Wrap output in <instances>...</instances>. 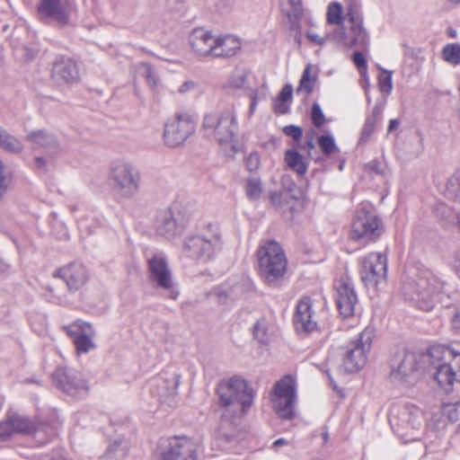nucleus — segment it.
I'll return each mask as SVG.
<instances>
[{
  "instance_id": "nucleus-8",
  "label": "nucleus",
  "mask_w": 460,
  "mask_h": 460,
  "mask_svg": "<svg viewBox=\"0 0 460 460\" xmlns=\"http://www.w3.org/2000/svg\"><path fill=\"white\" fill-rule=\"evenodd\" d=\"M380 218L368 202H363L356 210L350 231V239L366 245L375 242L382 234Z\"/></svg>"
},
{
  "instance_id": "nucleus-2",
  "label": "nucleus",
  "mask_w": 460,
  "mask_h": 460,
  "mask_svg": "<svg viewBox=\"0 0 460 460\" xmlns=\"http://www.w3.org/2000/svg\"><path fill=\"white\" fill-rule=\"evenodd\" d=\"M223 239L217 223L200 224L195 232L187 234L182 243V252L190 260L199 263H207L214 260L222 250Z\"/></svg>"
},
{
  "instance_id": "nucleus-17",
  "label": "nucleus",
  "mask_w": 460,
  "mask_h": 460,
  "mask_svg": "<svg viewBox=\"0 0 460 460\" xmlns=\"http://www.w3.org/2000/svg\"><path fill=\"white\" fill-rule=\"evenodd\" d=\"M195 131V122L187 113H178L170 119L164 130V143L170 147H175L182 143Z\"/></svg>"
},
{
  "instance_id": "nucleus-59",
  "label": "nucleus",
  "mask_w": 460,
  "mask_h": 460,
  "mask_svg": "<svg viewBox=\"0 0 460 460\" xmlns=\"http://www.w3.org/2000/svg\"><path fill=\"white\" fill-rule=\"evenodd\" d=\"M306 37L310 41L314 42L320 46L323 45L325 43V41L328 40L326 39V37L325 38L320 37L318 34L312 32V31H308L306 34Z\"/></svg>"
},
{
  "instance_id": "nucleus-34",
  "label": "nucleus",
  "mask_w": 460,
  "mask_h": 460,
  "mask_svg": "<svg viewBox=\"0 0 460 460\" xmlns=\"http://www.w3.org/2000/svg\"><path fill=\"white\" fill-rule=\"evenodd\" d=\"M0 147L13 154H19L23 149L22 142L1 127Z\"/></svg>"
},
{
  "instance_id": "nucleus-29",
  "label": "nucleus",
  "mask_w": 460,
  "mask_h": 460,
  "mask_svg": "<svg viewBox=\"0 0 460 460\" xmlns=\"http://www.w3.org/2000/svg\"><path fill=\"white\" fill-rule=\"evenodd\" d=\"M180 385V376L172 374L169 378L160 381L157 385V395L162 402L172 405L177 394Z\"/></svg>"
},
{
  "instance_id": "nucleus-14",
  "label": "nucleus",
  "mask_w": 460,
  "mask_h": 460,
  "mask_svg": "<svg viewBox=\"0 0 460 460\" xmlns=\"http://www.w3.org/2000/svg\"><path fill=\"white\" fill-rule=\"evenodd\" d=\"M252 280L241 276L229 279L226 284L214 288L209 296L217 303L226 305L236 300L244 299L253 292Z\"/></svg>"
},
{
  "instance_id": "nucleus-9",
  "label": "nucleus",
  "mask_w": 460,
  "mask_h": 460,
  "mask_svg": "<svg viewBox=\"0 0 460 460\" xmlns=\"http://www.w3.org/2000/svg\"><path fill=\"white\" fill-rule=\"evenodd\" d=\"M14 434L32 436L38 446L45 445L51 434V428L45 423H37L18 413H9L7 418L0 422V438L7 439Z\"/></svg>"
},
{
  "instance_id": "nucleus-25",
  "label": "nucleus",
  "mask_w": 460,
  "mask_h": 460,
  "mask_svg": "<svg viewBox=\"0 0 460 460\" xmlns=\"http://www.w3.org/2000/svg\"><path fill=\"white\" fill-rule=\"evenodd\" d=\"M313 310L310 297H303L296 305L294 324L297 332L310 333L317 329V323L312 320Z\"/></svg>"
},
{
  "instance_id": "nucleus-47",
  "label": "nucleus",
  "mask_w": 460,
  "mask_h": 460,
  "mask_svg": "<svg viewBox=\"0 0 460 460\" xmlns=\"http://www.w3.org/2000/svg\"><path fill=\"white\" fill-rule=\"evenodd\" d=\"M317 142L320 148L326 155H330L336 149L334 138L331 135H323L319 137Z\"/></svg>"
},
{
  "instance_id": "nucleus-50",
  "label": "nucleus",
  "mask_w": 460,
  "mask_h": 460,
  "mask_svg": "<svg viewBox=\"0 0 460 460\" xmlns=\"http://www.w3.org/2000/svg\"><path fill=\"white\" fill-rule=\"evenodd\" d=\"M311 119H312L313 124L316 128H321L325 121L324 114L322 111L321 106L317 102H314L312 105Z\"/></svg>"
},
{
  "instance_id": "nucleus-42",
  "label": "nucleus",
  "mask_w": 460,
  "mask_h": 460,
  "mask_svg": "<svg viewBox=\"0 0 460 460\" xmlns=\"http://www.w3.org/2000/svg\"><path fill=\"white\" fill-rule=\"evenodd\" d=\"M311 66H307L302 75L299 85L296 89V93L305 91L307 93H311L314 91V84L315 77L311 76Z\"/></svg>"
},
{
  "instance_id": "nucleus-4",
  "label": "nucleus",
  "mask_w": 460,
  "mask_h": 460,
  "mask_svg": "<svg viewBox=\"0 0 460 460\" xmlns=\"http://www.w3.org/2000/svg\"><path fill=\"white\" fill-rule=\"evenodd\" d=\"M439 349H430L426 354L402 349L390 360V381L398 385H412L419 378L420 371L426 369L428 361L437 354Z\"/></svg>"
},
{
  "instance_id": "nucleus-41",
  "label": "nucleus",
  "mask_w": 460,
  "mask_h": 460,
  "mask_svg": "<svg viewBox=\"0 0 460 460\" xmlns=\"http://www.w3.org/2000/svg\"><path fill=\"white\" fill-rule=\"evenodd\" d=\"M63 329L66 331V334L75 341L76 336H79L82 332H87L88 330H91L92 325L89 323L77 320L69 325L64 326Z\"/></svg>"
},
{
  "instance_id": "nucleus-53",
  "label": "nucleus",
  "mask_w": 460,
  "mask_h": 460,
  "mask_svg": "<svg viewBox=\"0 0 460 460\" xmlns=\"http://www.w3.org/2000/svg\"><path fill=\"white\" fill-rule=\"evenodd\" d=\"M282 131L286 136L292 137L296 141H299L303 136L302 128L296 125L285 126Z\"/></svg>"
},
{
  "instance_id": "nucleus-3",
  "label": "nucleus",
  "mask_w": 460,
  "mask_h": 460,
  "mask_svg": "<svg viewBox=\"0 0 460 460\" xmlns=\"http://www.w3.org/2000/svg\"><path fill=\"white\" fill-rule=\"evenodd\" d=\"M218 405L224 409L221 417L230 420L246 413L252 404L254 392L249 384L239 376L222 381L217 388Z\"/></svg>"
},
{
  "instance_id": "nucleus-37",
  "label": "nucleus",
  "mask_w": 460,
  "mask_h": 460,
  "mask_svg": "<svg viewBox=\"0 0 460 460\" xmlns=\"http://www.w3.org/2000/svg\"><path fill=\"white\" fill-rule=\"evenodd\" d=\"M290 8L286 11L290 20V29L296 30L298 28L297 20L303 16V6L301 0H288Z\"/></svg>"
},
{
  "instance_id": "nucleus-60",
  "label": "nucleus",
  "mask_w": 460,
  "mask_h": 460,
  "mask_svg": "<svg viewBox=\"0 0 460 460\" xmlns=\"http://www.w3.org/2000/svg\"><path fill=\"white\" fill-rule=\"evenodd\" d=\"M23 52L25 59L29 61L33 59L37 56L39 49L35 47H24Z\"/></svg>"
},
{
  "instance_id": "nucleus-30",
  "label": "nucleus",
  "mask_w": 460,
  "mask_h": 460,
  "mask_svg": "<svg viewBox=\"0 0 460 460\" xmlns=\"http://www.w3.org/2000/svg\"><path fill=\"white\" fill-rule=\"evenodd\" d=\"M26 139L32 145L49 149L56 148L58 146L57 137L45 129L30 131Z\"/></svg>"
},
{
  "instance_id": "nucleus-58",
  "label": "nucleus",
  "mask_w": 460,
  "mask_h": 460,
  "mask_svg": "<svg viewBox=\"0 0 460 460\" xmlns=\"http://www.w3.org/2000/svg\"><path fill=\"white\" fill-rule=\"evenodd\" d=\"M450 263L457 275L460 277V247L452 252L450 257Z\"/></svg>"
},
{
  "instance_id": "nucleus-55",
  "label": "nucleus",
  "mask_w": 460,
  "mask_h": 460,
  "mask_svg": "<svg viewBox=\"0 0 460 460\" xmlns=\"http://www.w3.org/2000/svg\"><path fill=\"white\" fill-rule=\"evenodd\" d=\"M302 150L306 151L307 155L314 160H317L318 156L317 151L315 149L314 140V139H305V144L301 146Z\"/></svg>"
},
{
  "instance_id": "nucleus-12",
  "label": "nucleus",
  "mask_w": 460,
  "mask_h": 460,
  "mask_svg": "<svg viewBox=\"0 0 460 460\" xmlns=\"http://www.w3.org/2000/svg\"><path fill=\"white\" fill-rule=\"evenodd\" d=\"M111 179L115 190L122 197L132 198L138 191L139 172L128 162H114L111 168Z\"/></svg>"
},
{
  "instance_id": "nucleus-31",
  "label": "nucleus",
  "mask_w": 460,
  "mask_h": 460,
  "mask_svg": "<svg viewBox=\"0 0 460 460\" xmlns=\"http://www.w3.org/2000/svg\"><path fill=\"white\" fill-rule=\"evenodd\" d=\"M128 449V441L123 437L116 438L110 443L101 460H124Z\"/></svg>"
},
{
  "instance_id": "nucleus-26",
  "label": "nucleus",
  "mask_w": 460,
  "mask_h": 460,
  "mask_svg": "<svg viewBox=\"0 0 460 460\" xmlns=\"http://www.w3.org/2000/svg\"><path fill=\"white\" fill-rule=\"evenodd\" d=\"M346 15L351 24L349 32L348 33L349 42H347V47L353 48L358 45L365 46L367 40V33L362 27V18L360 14L353 6L349 5Z\"/></svg>"
},
{
  "instance_id": "nucleus-27",
  "label": "nucleus",
  "mask_w": 460,
  "mask_h": 460,
  "mask_svg": "<svg viewBox=\"0 0 460 460\" xmlns=\"http://www.w3.org/2000/svg\"><path fill=\"white\" fill-rule=\"evenodd\" d=\"M193 51L199 56H211L214 54L215 37L211 32L202 28L194 29L189 38Z\"/></svg>"
},
{
  "instance_id": "nucleus-43",
  "label": "nucleus",
  "mask_w": 460,
  "mask_h": 460,
  "mask_svg": "<svg viewBox=\"0 0 460 460\" xmlns=\"http://www.w3.org/2000/svg\"><path fill=\"white\" fill-rule=\"evenodd\" d=\"M253 336L261 343H267L270 340L267 322L264 318L257 321L253 326Z\"/></svg>"
},
{
  "instance_id": "nucleus-6",
  "label": "nucleus",
  "mask_w": 460,
  "mask_h": 460,
  "mask_svg": "<svg viewBox=\"0 0 460 460\" xmlns=\"http://www.w3.org/2000/svg\"><path fill=\"white\" fill-rule=\"evenodd\" d=\"M389 422L394 433L404 443H408L419 438L423 426V413L413 404L394 406Z\"/></svg>"
},
{
  "instance_id": "nucleus-36",
  "label": "nucleus",
  "mask_w": 460,
  "mask_h": 460,
  "mask_svg": "<svg viewBox=\"0 0 460 460\" xmlns=\"http://www.w3.org/2000/svg\"><path fill=\"white\" fill-rule=\"evenodd\" d=\"M442 58L453 66L460 65V44L447 43L441 51Z\"/></svg>"
},
{
  "instance_id": "nucleus-22",
  "label": "nucleus",
  "mask_w": 460,
  "mask_h": 460,
  "mask_svg": "<svg viewBox=\"0 0 460 460\" xmlns=\"http://www.w3.org/2000/svg\"><path fill=\"white\" fill-rule=\"evenodd\" d=\"M186 228L185 223L172 209H164L156 214L155 229L158 235L172 240Z\"/></svg>"
},
{
  "instance_id": "nucleus-38",
  "label": "nucleus",
  "mask_w": 460,
  "mask_h": 460,
  "mask_svg": "<svg viewBox=\"0 0 460 460\" xmlns=\"http://www.w3.org/2000/svg\"><path fill=\"white\" fill-rule=\"evenodd\" d=\"M246 196L250 200H256L262 192L261 179L255 176L249 177L246 181Z\"/></svg>"
},
{
  "instance_id": "nucleus-51",
  "label": "nucleus",
  "mask_w": 460,
  "mask_h": 460,
  "mask_svg": "<svg viewBox=\"0 0 460 460\" xmlns=\"http://www.w3.org/2000/svg\"><path fill=\"white\" fill-rule=\"evenodd\" d=\"M385 75H380L378 78L379 89L382 93H390L393 89L392 72L385 71Z\"/></svg>"
},
{
  "instance_id": "nucleus-54",
  "label": "nucleus",
  "mask_w": 460,
  "mask_h": 460,
  "mask_svg": "<svg viewBox=\"0 0 460 460\" xmlns=\"http://www.w3.org/2000/svg\"><path fill=\"white\" fill-rule=\"evenodd\" d=\"M245 165L250 172L256 171L260 166V156L258 153H251L245 158Z\"/></svg>"
},
{
  "instance_id": "nucleus-32",
  "label": "nucleus",
  "mask_w": 460,
  "mask_h": 460,
  "mask_svg": "<svg viewBox=\"0 0 460 460\" xmlns=\"http://www.w3.org/2000/svg\"><path fill=\"white\" fill-rule=\"evenodd\" d=\"M285 162L298 175H304L307 171V164L304 157L295 149L286 151Z\"/></svg>"
},
{
  "instance_id": "nucleus-44",
  "label": "nucleus",
  "mask_w": 460,
  "mask_h": 460,
  "mask_svg": "<svg viewBox=\"0 0 460 460\" xmlns=\"http://www.w3.org/2000/svg\"><path fill=\"white\" fill-rule=\"evenodd\" d=\"M342 6L340 3H331L327 10V21L330 24L338 25L341 23L342 17Z\"/></svg>"
},
{
  "instance_id": "nucleus-49",
  "label": "nucleus",
  "mask_w": 460,
  "mask_h": 460,
  "mask_svg": "<svg viewBox=\"0 0 460 460\" xmlns=\"http://www.w3.org/2000/svg\"><path fill=\"white\" fill-rule=\"evenodd\" d=\"M326 39L347 46V42H349V34L345 31L344 28L339 27L334 29L332 32L327 33Z\"/></svg>"
},
{
  "instance_id": "nucleus-40",
  "label": "nucleus",
  "mask_w": 460,
  "mask_h": 460,
  "mask_svg": "<svg viewBox=\"0 0 460 460\" xmlns=\"http://www.w3.org/2000/svg\"><path fill=\"white\" fill-rule=\"evenodd\" d=\"M13 181L12 173L4 166V163L0 159V200L7 193L11 188Z\"/></svg>"
},
{
  "instance_id": "nucleus-18",
  "label": "nucleus",
  "mask_w": 460,
  "mask_h": 460,
  "mask_svg": "<svg viewBox=\"0 0 460 460\" xmlns=\"http://www.w3.org/2000/svg\"><path fill=\"white\" fill-rule=\"evenodd\" d=\"M387 273V260L382 253L371 252L361 260L360 276L367 287H376L385 280Z\"/></svg>"
},
{
  "instance_id": "nucleus-13",
  "label": "nucleus",
  "mask_w": 460,
  "mask_h": 460,
  "mask_svg": "<svg viewBox=\"0 0 460 460\" xmlns=\"http://www.w3.org/2000/svg\"><path fill=\"white\" fill-rule=\"evenodd\" d=\"M54 384L67 395L83 399L89 393V384L84 374L68 367L58 368L52 375Z\"/></svg>"
},
{
  "instance_id": "nucleus-11",
  "label": "nucleus",
  "mask_w": 460,
  "mask_h": 460,
  "mask_svg": "<svg viewBox=\"0 0 460 460\" xmlns=\"http://www.w3.org/2000/svg\"><path fill=\"white\" fill-rule=\"evenodd\" d=\"M374 336V330L367 327L360 332L356 340L347 345L341 365V370L345 373H352L365 367Z\"/></svg>"
},
{
  "instance_id": "nucleus-10",
  "label": "nucleus",
  "mask_w": 460,
  "mask_h": 460,
  "mask_svg": "<svg viewBox=\"0 0 460 460\" xmlns=\"http://www.w3.org/2000/svg\"><path fill=\"white\" fill-rule=\"evenodd\" d=\"M203 128L208 137L217 142L230 143L237 133L236 117L230 110L207 113L203 119Z\"/></svg>"
},
{
  "instance_id": "nucleus-61",
  "label": "nucleus",
  "mask_w": 460,
  "mask_h": 460,
  "mask_svg": "<svg viewBox=\"0 0 460 460\" xmlns=\"http://www.w3.org/2000/svg\"><path fill=\"white\" fill-rule=\"evenodd\" d=\"M196 86L197 84L194 81H186L180 86L179 92L181 93H185L195 89Z\"/></svg>"
},
{
  "instance_id": "nucleus-5",
  "label": "nucleus",
  "mask_w": 460,
  "mask_h": 460,
  "mask_svg": "<svg viewBox=\"0 0 460 460\" xmlns=\"http://www.w3.org/2000/svg\"><path fill=\"white\" fill-rule=\"evenodd\" d=\"M259 274L270 287H277L284 278L287 270V259L280 245L267 241L257 251Z\"/></svg>"
},
{
  "instance_id": "nucleus-28",
  "label": "nucleus",
  "mask_w": 460,
  "mask_h": 460,
  "mask_svg": "<svg viewBox=\"0 0 460 460\" xmlns=\"http://www.w3.org/2000/svg\"><path fill=\"white\" fill-rule=\"evenodd\" d=\"M214 58H229L234 56L241 49L238 38L233 35L215 37Z\"/></svg>"
},
{
  "instance_id": "nucleus-7",
  "label": "nucleus",
  "mask_w": 460,
  "mask_h": 460,
  "mask_svg": "<svg viewBox=\"0 0 460 460\" xmlns=\"http://www.w3.org/2000/svg\"><path fill=\"white\" fill-rule=\"evenodd\" d=\"M433 349H439L440 352L428 361L426 368L438 384L447 391L454 382H460V353L440 347Z\"/></svg>"
},
{
  "instance_id": "nucleus-33",
  "label": "nucleus",
  "mask_w": 460,
  "mask_h": 460,
  "mask_svg": "<svg viewBox=\"0 0 460 460\" xmlns=\"http://www.w3.org/2000/svg\"><path fill=\"white\" fill-rule=\"evenodd\" d=\"M293 87L290 84L283 86L278 98L274 101V111L278 114H286L289 111L288 102L292 100Z\"/></svg>"
},
{
  "instance_id": "nucleus-64",
  "label": "nucleus",
  "mask_w": 460,
  "mask_h": 460,
  "mask_svg": "<svg viewBox=\"0 0 460 460\" xmlns=\"http://www.w3.org/2000/svg\"><path fill=\"white\" fill-rule=\"evenodd\" d=\"M381 113V109L378 105H376L373 110L371 115L367 116V118H373L374 121L376 122L379 115Z\"/></svg>"
},
{
  "instance_id": "nucleus-46",
  "label": "nucleus",
  "mask_w": 460,
  "mask_h": 460,
  "mask_svg": "<svg viewBox=\"0 0 460 460\" xmlns=\"http://www.w3.org/2000/svg\"><path fill=\"white\" fill-rule=\"evenodd\" d=\"M447 194L455 200L460 202V176H452L447 182Z\"/></svg>"
},
{
  "instance_id": "nucleus-16",
  "label": "nucleus",
  "mask_w": 460,
  "mask_h": 460,
  "mask_svg": "<svg viewBox=\"0 0 460 460\" xmlns=\"http://www.w3.org/2000/svg\"><path fill=\"white\" fill-rule=\"evenodd\" d=\"M271 401L276 413L284 420H292L295 416L296 388L294 380L287 376L274 385Z\"/></svg>"
},
{
  "instance_id": "nucleus-21",
  "label": "nucleus",
  "mask_w": 460,
  "mask_h": 460,
  "mask_svg": "<svg viewBox=\"0 0 460 460\" xmlns=\"http://www.w3.org/2000/svg\"><path fill=\"white\" fill-rule=\"evenodd\" d=\"M197 445L192 439L174 437L169 439L167 449L157 460H197Z\"/></svg>"
},
{
  "instance_id": "nucleus-52",
  "label": "nucleus",
  "mask_w": 460,
  "mask_h": 460,
  "mask_svg": "<svg viewBox=\"0 0 460 460\" xmlns=\"http://www.w3.org/2000/svg\"><path fill=\"white\" fill-rule=\"evenodd\" d=\"M444 411L451 422L460 421V402L447 405Z\"/></svg>"
},
{
  "instance_id": "nucleus-39",
  "label": "nucleus",
  "mask_w": 460,
  "mask_h": 460,
  "mask_svg": "<svg viewBox=\"0 0 460 460\" xmlns=\"http://www.w3.org/2000/svg\"><path fill=\"white\" fill-rule=\"evenodd\" d=\"M91 335H93V328L88 330L87 332H82L79 336L75 337L74 343L79 353H85L94 347Z\"/></svg>"
},
{
  "instance_id": "nucleus-20",
  "label": "nucleus",
  "mask_w": 460,
  "mask_h": 460,
  "mask_svg": "<svg viewBox=\"0 0 460 460\" xmlns=\"http://www.w3.org/2000/svg\"><path fill=\"white\" fill-rule=\"evenodd\" d=\"M335 301L340 314L348 318L354 314L358 296L352 279L344 276L335 282Z\"/></svg>"
},
{
  "instance_id": "nucleus-57",
  "label": "nucleus",
  "mask_w": 460,
  "mask_h": 460,
  "mask_svg": "<svg viewBox=\"0 0 460 460\" xmlns=\"http://www.w3.org/2000/svg\"><path fill=\"white\" fill-rule=\"evenodd\" d=\"M367 169L371 173L385 175V168H384L383 164L376 160H374V161H371L370 163H368L367 165Z\"/></svg>"
},
{
  "instance_id": "nucleus-45",
  "label": "nucleus",
  "mask_w": 460,
  "mask_h": 460,
  "mask_svg": "<svg viewBox=\"0 0 460 460\" xmlns=\"http://www.w3.org/2000/svg\"><path fill=\"white\" fill-rule=\"evenodd\" d=\"M247 72L244 69H235L229 80V84L233 88L241 89L247 86Z\"/></svg>"
},
{
  "instance_id": "nucleus-35",
  "label": "nucleus",
  "mask_w": 460,
  "mask_h": 460,
  "mask_svg": "<svg viewBox=\"0 0 460 460\" xmlns=\"http://www.w3.org/2000/svg\"><path fill=\"white\" fill-rule=\"evenodd\" d=\"M134 69L136 75L139 77L145 78L146 84L151 88H155L157 85L158 77L149 64L138 63L134 66Z\"/></svg>"
},
{
  "instance_id": "nucleus-19",
  "label": "nucleus",
  "mask_w": 460,
  "mask_h": 460,
  "mask_svg": "<svg viewBox=\"0 0 460 460\" xmlns=\"http://www.w3.org/2000/svg\"><path fill=\"white\" fill-rule=\"evenodd\" d=\"M150 272V280L157 288L170 292V297L176 299L179 293L173 289V281L165 258L160 253H154L146 259Z\"/></svg>"
},
{
  "instance_id": "nucleus-15",
  "label": "nucleus",
  "mask_w": 460,
  "mask_h": 460,
  "mask_svg": "<svg viewBox=\"0 0 460 460\" xmlns=\"http://www.w3.org/2000/svg\"><path fill=\"white\" fill-rule=\"evenodd\" d=\"M38 12L45 22L63 27L70 24L75 4L73 0H41Z\"/></svg>"
},
{
  "instance_id": "nucleus-63",
  "label": "nucleus",
  "mask_w": 460,
  "mask_h": 460,
  "mask_svg": "<svg viewBox=\"0 0 460 460\" xmlns=\"http://www.w3.org/2000/svg\"><path fill=\"white\" fill-rule=\"evenodd\" d=\"M452 326L455 330L460 331V311L457 312L452 319Z\"/></svg>"
},
{
  "instance_id": "nucleus-1",
  "label": "nucleus",
  "mask_w": 460,
  "mask_h": 460,
  "mask_svg": "<svg viewBox=\"0 0 460 460\" xmlns=\"http://www.w3.org/2000/svg\"><path fill=\"white\" fill-rule=\"evenodd\" d=\"M448 292V285L429 270L421 271L415 279L403 284L405 299L423 311H430L437 303H443Z\"/></svg>"
},
{
  "instance_id": "nucleus-24",
  "label": "nucleus",
  "mask_w": 460,
  "mask_h": 460,
  "mask_svg": "<svg viewBox=\"0 0 460 460\" xmlns=\"http://www.w3.org/2000/svg\"><path fill=\"white\" fill-rule=\"evenodd\" d=\"M51 76L58 84H68L78 81L79 72L73 59L61 57L54 62Z\"/></svg>"
},
{
  "instance_id": "nucleus-23",
  "label": "nucleus",
  "mask_w": 460,
  "mask_h": 460,
  "mask_svg": "<svg viewBox=\"0 0 460 460\" xmlns=\"http://www.w3.org/2000/svg\"><path fill=\"white\" fill-rule=\"evenodd\" d=\"M53 277L64 280L67 289L71 292H75L86 284L90 275L85 265L81 262L74 261L56 270Z\"/></svg>"
},
{
  "instance_id": "nucleus-48",
  "label": "nucleus",
  "mask_w": 460,
  "mask_h": 460,
  "mask_svg": "<svg viewBox=\"0 0 460 460\" xmlns=\"http://www.w3.org/2000/svg\"><path fill=\"white\" fill-rule=\"evenodd\" d=\"M376 123L373 118H367L361 130L359 144L367 143L375 131Z\"/></svg>"
},
{
  "instance_id": "nucleus-62",
  "label": "nucleus",
  "mask_w": 460,
  "mask_h": 460,
  "mask_svg": "<svg viewBox=\"0 0 460 460\" xmlns=\"http://www.w3.org/2000/svg\"><path fill=\"white\" fill-rule=\"evenodd\" d=\"M282 198H283V194L281 192H279V191L271 192L270 202L276 207L281 206Z\"/></svg>"
},
{
  "instance_id": "nucleus-56",
  "label": "nucleus",
  "mask_w": 460,
  "mask_h": 460,
  "mask_svg": "<svg viewBox=\"0 0 460 460\" xmlns=\"http://www.w3.org/2000/svg\"><path fill=\"white\" fill-rule=\"evenodd\" d=\"M352 61L361 73H362V70H364V71L367 70V60L361 52H359V51L354 52L352 55Z\"/></svg>"
}]
</instances>
